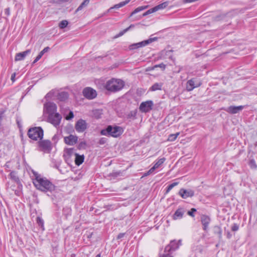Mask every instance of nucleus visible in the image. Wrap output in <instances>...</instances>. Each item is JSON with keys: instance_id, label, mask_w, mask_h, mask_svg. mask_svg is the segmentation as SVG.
<instances>
[{"instance_id": "1", "label": "nucleus", "mask_w": 257, "mask_h": 257, "mask_svg": "<svg viewBox=\"0 0 257 257\" xmlns=\"http://www.w3.org/2000/svg\"><path fill=\"white\" fill-rule=\"evenodd\" d=\"M34 177L33 183L36 187L43 192H50L55 190L56 186L46 178L41 177L36 172L32 171Z\"/></svg>"}, {"instance_id": "2", "label": "nucleus", "mask_w": 257, "mask_h": 257, "mask_svg": "<svg viewBox=\"0 0 257 257\" xmlns=\"http://www.w3.org/2000/svg\"><path fill=\"white\" fill-rule=\"evenodd\" d=\"M125 82L120 79L111 78L106 81L104 88L108 91L115 93L121 90L124 87Z\"/></svg>"}, {"instance_id": "3", "label": "nucleus", "mask_w": 257, "mask_h": 257, "mask_svg": "<svg viewBox=\"0 0 257 257\" xmlns=\"http://www.w3.org/2000/svg\"><path fill=\"white\" fill-rule=\"evenodd\" d=\"M123 131V128L121 126L108 125L106 129L102 130L100 133L102 135L110 136L114 138H117L121 135Z\"/></svg>"}, {"instance_id": "4", "label": "nucleus", "mask_w": 257, "mask_h": 257, "mask_svg": "<svg viewBox=\"0 0 257 257\" xmlns=\"http://www.w3.org/2000/svg\"><path fill=\"white\" fill-rule=\"evenodd\" d=\"M44 135L43 129L41 127H34L29 129L28 136L31 139L37 141L41 140Z\"/></svg>"}, {"instance_id": "5", "label": "nucleus", "mask_w": 257, "mask_h": 257, "mask_svg": "<svg viewBox=\"0 0 257 257\" xmlns=\"http://www.w3.org/2000/svg\"><path fill=\"white\" fill-rule=\"evenodd\" d=\"M39 150L46 153H49L52 149L51 142L49 140H42L38 142Z\"/></svg>"}, {"instance_id": "6", "label": "nucleus", "mask_w": 257, "mask_h": 257, "mask_svg": "<svg viewBox=\"0 0 257 257\" xmlns=\"http://www.w3.org/2000/svg\"><path fill=\"white\" fill-rule=\"evenodd\" d=\"M156 39V38H150L139 43L132 44L128 46V49L130 50H134L140 48L145 47L152 43L153 41H154Z\"/></svg>"}, {"instance_id": "7", "label": "nucleus", "mask_w": 257, "mask_h": 257, "mask_svg": "<svg viewBox=\"0 0 257 257\" xmlns=\"http://www.w3.org/2000/svg\"><path fill=\"white\" fill-rule=\"evenodd\" d=\"M82 94L85 98L89 100L95 98L97 95L96 90L89 87L84 88Z\"/></svg>"}, {"instance_id": "8", "label": "nucleus", "mask_w": 257, "mask_h": 257, "mask_svg": "<svg viewBox=\"0 0 257 257\" xmlns=\"http://www.w3.org/2000/svg\"><path fill=\"white\" fill-rule=\"evenodd\" d=\"M181 245V240H171L170 243L167 245L165 248V251L170 252L175 251Z\"/></svg>"}, {"instance_id": "9", "label": "nucleus", "mask_w": 257, "mask_h": 257, "mask_svg": "<svg viewBox=\"0 0 257 257\" xmlns=\"http://www.w3.org/2000/svg\"><path fill=\"white\" fill-rule=\"evenodd\" d=\"M153 102L152 100H148L142 102L139 107L140 110L142 112H148L153 108Z\"/></svg>"}, {"instance_id": "10", "label": "nucleus", "mask_w": 257, "mask_h": 257, "mask_svg": "<svg viewBox=\"0 0 257 257\" xmlns=\"http://www.w3.org/2000/svg\"><path fill=\"white\" fill-rule=\"evenodd\" d=\"M44 111L48 114V115H51L56 113L57 106L54 103L48 102L44 104Z\"/></svg>"}, {"instance_id": "11", "label": "nucleus", "mask_w": 257, "mask_h": 257, "mask_svg": "<svg viewBox=\"0 0 257 257\" xmlns=\"http://www.w3.org/2000/svg\"><path fill=\"white\" fill-rule=\"evenodd\" d=\"M87 128V124L85 120L80 119L75 123V128L78 133H83Z\"/></svg>"}, {"instance_id": "12", "label": "nucleus", "mask_w": 257, "mask_h": 257, "mask_svg": "<svg viewBox=\"0 0 257 257\" xmlns=\"http://www.w3.org/2000/svg\"><path fill=\"white\" fill-rule=\"evenodd\" d=\"M61 118V116L58 113L48 115V117L49 122L53 124L55 126H57L59 125Z\"/></svg>"}, {"instance_id": "13", "label": "nucleus", "mask_w": 257, "mask_h": 257, "mask_svg": "<svg viewBox=\"0 0 257 257\" xmlns=\"http://www.w3.org/2000/svg\"><path fill=\"white\" fill-rule=\"evenodd\" d=\"M244 108V106L240 105V106H230L226 108H225L224 110L228 113L230 114H235L242 110Z\"/></svg>"}, {"instance_id": "14", "label": "nucleus", "mask_w": 257, "mask_h": 257, "mask_svg": "<svg viewBox=\"0 0 257 257\" xmlns=\"http://www.w3.org/2000/svg\"><path fill=\"white\" fill-rule=\"evenodd\" d=\"M64 142L68 145L73 146L76 144L77 142L78 137L76 136L70 135L67 137H64Z\"/></svg>"}, {"instance_id": "15", "label": "nucleus", "mask_w": 257, "mask_h": 257, "mask_svg": "<svg viewBox=\"0 0 257 257\" xmlns=\"http://www.w3.org/2000/svg\"><path fill=\"white\" fill-rule=\"evenodd\" d=\"M179 194L184 199H186L188 197H191L194 196V192L192 190H186L184 189H181L179 192Z\"/></svg>"}, {"instance_id": "16", "label": "nucleus", "mask_w": 257, "mask_h": 257, "mask_svg": "<svg viewBox=\"0 0 257 257\" xmlns=\"http://www.w3.org/2000/svg\"><path fill=\"white\" fill-rule=\"evenodd\" d=\"M185 213V210L183 207H179L175 212L173 215V219L174 220H177L181 219Z\"/></svg>"}, {"instance_id": "17", "label": "nucleus", "mask_w": 257, "mask_h": 257, "mask_svg": "<svg viewBox=\"0 0 257 257\" xmlns=\"http://www.w3.org/2000/svg\"><path fill=\"white\" fill-rule=\"evenodd\" d=\"M201 221L203 226V230L205 231H207L208 225L210 222V218L208 216L203 215L201 217Z\"/></svg>"}, {"instance_id": "18", "label": "nucleus", "mask_w": 257, "mask_h": 257, "mask_svg": "<svg viewBox=\"0 0 257 257\" xmlns=\"http://www.w3.org/2000/svg\"><path fill=\"white\" fill-rule=\"evenodd\" d=\"M76 153L73 148L67 149L64 151L63 157L65 160H69L71 157H74Z\"/></svg>"}, {"instance_id": "19", "label": "nucleus", "mask_w": 257, "mask_h": 257, "mask_svg": "<svg viewBox=\"0 0 257 257\" xmlns=\"http://www.w3.org/2000/svg\"><path fill=\"white\" fill-rule=\"evenodd\" d=\"M31 53V50L28 49L25 51L16 54L15 58L16 61H21L25 59L26 56Z\"/></svg>"}, {"instance_id": "20", "label": "nucleus", "mask_w": 257, "mask_h": 257, "mask_svg": "<svg viewBox=\"0 0 257 257\" xmlns=\"http://www.w3.org/2000/svg\"><path fill=\"white\" fill-rule=\"evenodd\" d=\"M75 163L77 166H80L84 161V155H79L78 153L75 154Z\"/></svg>"}, {"instance_id": "21", "label": "nucleus", "mask_w": 257, "mask_h": 257, "mask_svg": "<svg viewBox=\"0 0 257 257\" xmlns=\"http://www.w3.org/2000/svg\"><path fill=\"white\" fill-rule=\"evenodd\" d=\"M123 172L124 171H114L112 173H109L108 176L110 178V179H115L118 178L119 177L123 176Z\"/></svg>"}, {"instance_id": "22", "label": "nucleus", "mask_w": 257, "mask_h": 257, "mask_svg": "<svg viewBox=\"0 0 257 257\" xmlns=\"http://www.w3.org/2000/svg\"><path fill=\"white\" fill-rule=\"evenodd\" d=\"M165 161L166 158L165 157L156 160L154 166L152 167V170L155 171L156 169L159 168L165 162Z\"/></svg>"}, {"instance_id": "23", "label": "nucleus", "mask_w": 257, "mask_h": 257, "mask_svg": "<svg viewBox=\"0 0 257 257\" xmlns=\"http://www.w3.org/2000/svg\"><path fill=\"white\" fill-rule=\"evenodd\" d=\"M163 83L162 82L154 83L150 88L149 91H155L162 90Z\"/></svg>"}, {"instance_id": "24", "label": "nucleus", "mask_w": 257, "mask_h": 257, "mask_svg": "<svg viewBox=\"0 0 257 257\" xmlns=\"http://www.w3.org/2000/svg\"><path fill=\"white\" fill-rule=\"evenodd\" d=\"M196 86H195V81L194 79H191L188 80L186 83V89L188 91H192Z\"/></svg>"}, {"instance_id": "25", "label": "nucleus", "mask_w": 257, "mask_h": 257, "mask_svg": "<svg viewBox=\"0 0 257 257\" xmlns=\"http://www.w3.org/2000/svg\"><path fill=\"white\" fill-rule=\"evenodd\" d=\"M130 2V0H125V1L121 2L115 5L113 7H111L108 11H109L113 9H119L127 4Z\"/></svg>"}, {"instance_id": "26", "label": "nucleus", "mask_w": 257, "mask_h": 257, "mask_svg": "<svg viewBox=\"0 0 257 257\" xmlns=\"http://www.w3.org/2000/svg\"><path fill=\"white\" fill-rule=\"evenodd\" d=\"M69 95L67 92H61L58 95V98L60 101H65L68 98Z\"/></svg>"}, {"instance_id": "27", "label": "nucleus", "mask_w": 257, "mask_h": 257, "mask_svg": "<svg viewBox=\"0 0 257 257\" xmlns=\"http://www.w3.org/2000/svg\"><path fill=\"white\" fill-rule=\"evenodd\" d=\"M214 233L218 235L219 239L222 238V229L220 226H215L213 228Z\"/></svg>"}, {"instance_id": "28", "label": "nucleus", "mask_w": 257, "mask_h": 257, "mask_svg": "<svg viewBox=\"0 0 257 257\" xmlns=\"http://www.w3.org/2000/svg\"><path fill=\"white\" fill-rule=\"evenodd\" d=\"M89 3V0H84L76 10V12L82 10V9L87 6Z\"/></svg>"}, {"instance_id": "29", "label": "nucleus", "mask_w": 257, "mask_h": 257, "mask_svg": "<svg viewBox=\"0 0 257 257\" xmlns=\"http://www.w3.org/2000/svg\"><path fill=\"white\" fill-rule=\"evenodd\" d=\"M10 178L16 182H19V178L15 171H12L10 174Z\"/></svg>"}, {"instance_id": "30", "label": "nucleus", "mask_w": 257, "mask_h": 257, "mask_svg": "<svg viewBox=\"0 0 257 257\" xmlns=\"http://www.w3.org/2000/svg\"><path fill=\"white\" fill-rule=\"evenodd\" d=\"M168 5V3L166 2L164 3H163L161 4L158 5V6L155 7V8L156 10V12L160 10H162L165 8H166Z\"/></svg>"}, {"instance_id": "31", "label": "nucleus", "mask_w": 257, "mask_h": 257, "mask_svg": "<svg viewBox=\"0 0 257 257\" xmlns=\"http://www.w3.org/2000/svg\"><path fill=\"white\" fill-rule=\"evenodd\" d=\"M180 135V133H177L174 134H171L169 136L168 138V141L170 142H173Z\"/></svg>"}, {"instance_id": "32", "label": "nucleus", "mask_w": 257, "mask_h": 257, "mask_svg": "<svg viewBox=\"0 0 257 257\" xmlns=\"http://www.w3.org/2000/svg\"><path fill=\"white\" fill-rule=\"evenodd\" d=\"M148 6H141V7H139L138 8H137V9H136L132 13V14L131 15H135L136 14V13H138V12H140L143 10H145L146 9H147L148 8Z\"/></svg>"}, {"instance_id": "33", "label": "nucleus", "mask_w": 257, "mask_h": 257, "mask_svg": "<svg viewBox=\"0 0 257 257\" xmlns=\"http://www.w3.org/2000/svg\"><path fill=\"white\" fill-rule=\"evenodd\" d=\"M36 222L37 224L41 226L42 230H44V220L40 217L38 216L37 217Z\"/></svg>"}, {"instance_id": "34", "label": "nucleus", "mask_w": 257, "mask_h": 257, "mask_svg": "<svg viewBox=\"0 0 257 257\" xmlns=\"http://www.w3.org/2000/svg\"><path fill=\"white\" fill-rule=\"evenodd\" d=\"M68 25V22L67 20H63L59 24V27L60 29H63L66 28Z\"/></svg>"}, {"instance_id": "35", "label": "nucleus", "mask_w": 257, "mask_h": 257, "mask_svg": "<svg viewBox=\"0 0 257 257\" xmlns=\"http://www.w3.org/2000/svg\"><path fill=\"white\" fill-rule=\"evenodd\" d=\"M136 111H131L126 115V118L128 119H134L136 118Z\"/></svg>"}, {"instance_id": "36", "label": "nucleus", "mask_w": 257, "mask_h": 257, "mask_svg": "<svg viewBox=\"0 0 257 257\" xmlns=\"http://www.w3.org/2000/svg\"><path fill=\"white\" fill-rule=\"evenodd\" d=\"M133 27H134V25H130L128 28H126L125 29H124L123 31H122L120 32H119V33L115 37H118L122 36L125 33H126L131 28H133Z\"/></svg>"}, {"instance_id": "37", "label": "nucleus", "mask_w": 257, "mask_h": 257, "mask_svg": "<svg viewBox=\"0 0 257 257\" xmlns=\"http://www.w3.org/2000/svg\"><path fill=\"white\" fill-rule=\"evenodd\" d=\"M248 165L249 166L251 169H255L257 168V165L256 164L255 161L253 159L249 160Z\"/></svg>"}, {"instance_id": "38", "label": "nucleus", "mask_w": 257, "mask_h": 257, "mask_svg": "<svg viewBox=\"0 0 257 257\" xmlns=\"http://www.w3.org/2000/svg\"><path fill=\"white\" fill-rule=\"evenodd\" d=\"M64 116L66 120H70L74 117L73 112L72 111L70 110L68 115L65 113Z\"/></svg>"}, {"instance_id": "39", "label": "nucleus", "mask_w": 257, "mask_h": 257, "mask_svg": "<svg viewBox=\"0 0 257 257\" xmlns=\"http://www.w3.org/2000/svg\"><path fill=\"white\" fill-rule=\"evenodd\" d=\"M156 12V10L155 7H154L152 9H149V10L146 11L145 13H144L143 14V16L144 17V16H146L148 15L151 14L153 13Z\"/></svg>"}, {"instance_id": "40", "label": "nucleus", "mask_w": 257, "mask_h": 257, "mask_svg": "<svg viewBox=\"0 0 257 257\" xmlns=\"http://www.w3.org/2000/svg\"><path fill=\"white\" fill-rule=\"evenodd\" d=\"M178 184V182H174L170 184L166 190V192H169L173 187L177 186Z\"/></svg>"}, {"instance_id": "41", "label": "nucleus", "mask_w": 257, "mask_h": 257, "mask_svg": "<svg viewBox=\"0 0 257 257\" xmlns=\"http://www.w3.org/2000/svg\"><path fill=\"white\" fill-rule=\"evenodd\" d=\"M196 211V209L195 208H191L190 210L188 211L187 214L191 216V217H194V213Z\"/></svg>"}, {"instance_id": "42", "label": "nucleus", "mask_w": 257, "mask_h": 257, "mask_svg": "<svg viewBox=\"0 0 257 257\" xmlns=\"http://www.w3.org/2000/svg\"><path fill=\"white\" fill-rule=\"evenodd\" d=\"M239 229V225L236 223H234L231 227V230L233 231H237Z\"/></svg>"}, {"instance_id": "43", "label": "nucleus", "mask_w": 257, "mask_h": 257, "mask_svg": "<svg viewBox=\"0 0 257 257\" xmlns=\"http://www.w3.org/2000/svg\"><path fill=\"white\" fill-rule=\"evenodd\" d=\"M106 141H107V139L106 138H101L99 140L98 143L100 145H104V144L106 143Z\"/></svg>"}, {"instance_id": "44", "label": "nucleus", "mask_w": 257, "mask_h": 257, "mask_svg": "<svg viewBox=\"0 0 257 257\" xmlns=\"http://www.w3.org/2000/svg\"><path fill=\"white\" fill-rule=\"evenodd\" d=\"M155 67H156V68L160 67V68H162L164 70L166 68V65H165L163 63H161L160 64L155 65Z\"/></svg>"}, {"instance_id": "45", "label": "nucleus", "mask_w": 257, "mask_h": 257, "mask_svg": "<svg viewBox=\"0 0 257 257\" xmlns=\"http://www.w3.org/2000/svg\"><path fill=\"white\" fill-rule=\"evenodd\" d=\"M50 49L49 47H45L43 50H42L39 53L43 56L46 52H48Z\"/></svg>"}, {"instance_id": "46", "label": "nucleus", "mask_w": 257, "mask_h": 257, "mask_svg": "<svg viewBox=\"0 0 257 257\" xmlns=\"http://www.w3.org/2000/svg\"><path fill=\"white\" fill-rule=\"evenodd\" d=\"M154 171V170H152V168H151L148 172H147L146 173H145L144 174L143 176H147L151 174L152 173H153Z\"/></svg>"}, {"instance_id": "47", "label": "nucleus", "mask_w": 257, "mask_h": 257, "mask_svg": "<svg viewBox=\"0 0 257 257\" xmlns=\"http://www.w3.org/2000/svg\"><path fill=\"white\" fill-rule=\"evenodd\" d=\"M42 57V56L39 53L38 55L36 57L35 59L34 60L33 63H36L37 61H38Z\"/></svg>"}, {"instance_id": "48", "label": "nucleus", "mask_w": 257, "mask_h": 257, "mask_svg": "<svg viewBox=\"0 0 257 257\" xmlns=\"http://www.w3.org/2000/svg\"><path fill=\"white\" fill-rule=\"evenodd\" d=\"M5 13L7 16H9L10 15V9L8 8L5 10Z\"/></svg>"}, {"instance_id": "49", "label": "nucleus", "mask_w": 257, "mask_h": 257, "mask_svg": "<svg viewBox=\"0 0 257 257\" xmlns=\"http://www.w3.org/2000/svg\"><path fill=\"white\" fill-rule=\"evenodd\" d=\"M125 233H120L119 234H118L116 238L117 239H121V238H122L123 237H124V235H125Z\"/></svg>"}, {"instance_id": "50", "label": "nucleus", "mask_w": 257, "mask_h": 257, "mask_svg": "<svg viewBox=\"0 0 257 257\" xmlns=\"http://www.w3.org/2000/svg\"><path fill=\"white\" fill-rule=\"evenodd\" d=\"M16 76V73H14L12 74V76H11V80L12 81L14 82L15 81V77Z\"/></svg>"}, {"instance_id": "51", "label": "nucleus", "mask_w": 257, "mask_h": 257, "mask_svg": "<svg viewBox=\"0 0 257 257\" xmlns=\"http://www.w3.org/2000/svg\"><path fill=\"white\" fill-rule=\"evenodd\" d=\"M160 257H173L170 254L167 253V254H163L160 255Z\"/></svg>"}, {"instance_id": "52", "label": "nucleus", "mask_w": 257, "mask_h": 257, "mask_svg": "<svg viewBox=\"0 0 257 257\" xmlns=\"http://www.w3.org/2000/svg\"><path fill=\"white\" fill-rule=\"evenodd\" d=\"M231 236H232V235H231V234L229 232H228L227 233V237L228 238H230Z\"/></svg>"}, {"instance_id": "53", "label": "nucleus", "mask_w": 257, "mask_h": 257, "mask_svg": "<svg viewBox=\"0 0 257 257\" xmlns=\"http://www.w3.org/2000/svg\"><path fill=\"white\" fill-rule=\"evenodd\" d=\"M156 68V67H155V66H153V67H150L148 68V70H154Z\"/></svg>"}, {"instance_id": "54", "label": "nucleus", "mask_w": 257, "mask_h": 257, "mask_svg": "<svg viewBox=\"0 0 257 257\" xmlns=\"http://www.w3.org/2000/svg\"><path fill=\"white\" fill-rule=\"evenodd\" d=\"M95 257H100V254H98Z\"/></svg>"}, {"instance_id": "55", "label": "nucleus", "mask_w": 257, "mask_h": 257, "mask_svg": "<svg viewBox=\"0 0 257 257\" xmlns=\"http://www.w3.org/2000/svg\"><path fill=\"white\" fill-rule=\"evenodd\" d=\"M5 167L7 168H9V165L7 164V163L5 165Z\"/></svg>"}, {"instance_id": "56", "label": "nucleus", "mask_w": 257, "mask_h": 257, "mask_svg": "<svg viewBox=\"0 0 257 257\" xmlns=\"http://www.w3.org/2000/svg\"><path fill=\"white\" fill-rule=\"evenodd\" d=\"M17 123L19 125V124H20V123H19V122H17Z\"/></svg>"}, {"instance_id": "57", "label": "nucleus", "mask_w": 257, "mask_h": 257, "mask_svg": "<svg viewBox=\"0 0 257 257\" xmlns=\"http://www.w3.org/2000/svg\"><path fill=\"white\" fill-rule=\"evenodd\" d=\"M17 123L19 125V124H20V123H19V122H17Z\"/></svg>"}, {"instance_id": "58", "label": "nucleus", "mask_w": 257, "mask_h": 257, "mask_svg": "<svg viewBox=\"0 0 257 257\" xmlns=\"http://www.w3.org/2000/svg\"><path fill=\"white\" fill-rule=\"evenodd\" d=\"M96 112H99V110H96Z\"/></svg>"}]
</instances>
